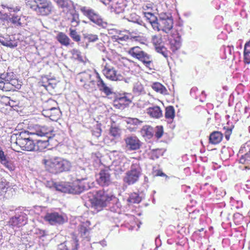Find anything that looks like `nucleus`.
I'll use <instances>...</instances> for the list:
<instances>
[{"label": "nucleus", "mask_w": 250, "mask_h": 250, "mask_svg": "<svg viewBox=\"0 0 250 250\" xmlns=\"http://www.w3.org/2000/svg\"><path fill=\"white\" fill-rule=\"evenodd\" d=\"M42 163L47 171L55 174L70 171L72 167L70 161L60 157L44 158Z\"/></svg>", "instance_id": "obj_1"}, {"label": "nucleus", "mask_w": 250, "mask_h": 250, "mask_svg": "<svg viewBox=\"0 0 250 250\" xmlns=\"http://www.w3.org/2000/svg\"><path fill=\"white\" fill-rule=\"evenodd\" d=\"M121 56L119 55H114L107 58V62L103 70L104 76L108 80L112 81H122L124 77L119 73L114 68L113 65L119 67L122 65V62Z\"/></svg>", "instance_id": "obj_2"}, {"label": "nucleus", "mask_w": 250, "mask_h": 250, "mask_svg": "<svg viewBox=\"0 0 250 250\" xmlns=\"http://www.w3.org/2000/svg\"><path fill=\"white\" fill-rule=\"evenodd\" d=\"M24 134H13L11 137V146L14 150L19 152L20 149L25 151H34L35 143L32 140L24 137Z\"/></svg>", "instance_id": "obj_3"}, {"label": "nucleus", "mask_w": 250, "mask_h": 250, "mask_svg": "<svg viewBox=\"0 0 250 250\" xmlns=\"http://www.w3.org/2000/svg\"><path fill=\"white\" fill-rule=\"evenodd\" d=\"M31 134L38 136H47L48 138H52L55 136L54 128L50 122L44 118L41 119L37 123L30 126Z\"/></svg>", "instance_id": "obj_4"}, {"label": "nucleus", "mask_w": 250, "mask_h": 250, "mask_svg": "<svg viewBox=\"0 0 250 250\" xmlns=\"http://www.w3.org/2000/svg\"><path fill=\"white\" fill-rule=\"evenodd\" d=\"M113 196L104 190L97 191L90 200L91 208L99 212L106 207L112 199Z\"/></svg>", "instance_id": "obj_5"}, {"label": "nucleus", "mask_w": 250, "mask_h": 250, "mask_svg": "<svg viewBox=\"0 0 250 250\" xmlns=\"http://www.w3.org/2000/svg\"><path fill=\"white\" fill-rule=\"evenodd\" d=\"M128 53L133 58L137 59L147 67H149L153 63V58L151 55L144 51L139 46L131 47L128 50Z\"/></svg>", "instance_id": "obj_6"}, {"label": "nucleus", "mask_w": 250, "mask_h": 250, "mask_svg": "<svg viewBox=\"0 0 250 250\" xmlns=\"http://www.w3.org/2000/svg\"><path fill=\"white\" fill-rule=\"evenodd\" d=\"M36 5L31 6V8L38 15L46 16L51 14L54 10L51 1L48 0H34Z\"/></svg>", "instance_id": "obj_7"}, {"label": "nucleus", "mask_w": 250, "mask_h": 250, "mask_svg": "<svg viewBox=\"0 0 250 250\" xmlns=\"http://www.w3.org/2000/svg\"><path fill=\"white\" fill-rule=\"evenodd\" d=\"M141 174V169L137 164H133L131 168L125 174L124 181L128 185H133L137 182Z\"/></svg>", "instance_id": "obj_8"}, {"label": "nucleus", "mask_w": 250, "mask_h": 250, "mask_svg": "<svg viewBox=\"0 0 250 250\" xmlns=\"http://www.w3.org/2000/svg\"><path fill=\"white\" fill-rule=\"evenodd\" d=\"M239 153V163L244 165V169H250V141L247 142L241 146Z\"/></svg>", "instance_id": "obj_9"}, {"label": "nucleus", "mask_w": 250, "mask_h": 250, "mask_svg": "<svg viewBox=\"0 0 250 250\" xmlns=\"http://www.w3.org/2000/svg\"><path fill=\"white\" fill-rule=\"evenodd\" d=\"M173 26V21L171 18L159 17L157 22L154 30L157 31H162L168 33L172 29Z\"/></svg>", "instance_id": "obj_10"}, {"label": "nucleus", "mask_w": 250, "mask_h": 250, "mask_svg": "<svg viewBox=\"0 0 250 250\" xmlns=\"http://www.w3.org/2000/svg\"><path fill=\"white\" fill-rule=\"evenodd\" d=\"M28 221L27 215L21 212L18 215L11 217L8 221V225L13 229H19L25 225Z\"/></svg>", "instance_id": "obj_11"}, {"label": "nucleus", "mask_w": 250, "mask_h": 250, "mask_svg": "<svg viewBox=\"0 0 250 250\" xmlns=\"http://www.w3.org/2000/svg\"><path fill=\"white\" fill-rule=\"evenodd\" d=\"M80 10L83 14L88 18L91 21L99 25H102L103 20L94 10L86 6L81 7Z\"/></svg>", "instance_id": "obj_12"}, {"label": "nucleus", "mask_w": 250, "mask_h": 250, "mask_svg": "<svg viewBox=\"0 0 250 250\" xmlns=\"http://www.w3.org/2000/svg\"><path fill=\"white\" fill-rule=\"evenodd\" d=\"M170 49L175 52L179 49L181 46V36L176 30H172L168 38Z\"/></svg>", "instance_id": "obj_13"}, {"label": "nucleus", "mask_w": 250, "mask_h": 250, "mask_svg": "<svg viewBox=\"0 0 250 250\" xmlns=\"http://www.w3.org/2000/svg\"><path fill=\"white\" fill-rule=\"evenodd\" d=\"M126 147L129 150H137L142 146V142L136 136H129L125 139Z\"/></svg>", "instance_id": "obj_14"}, {"label": "nucleus", "mask_w": 250, "mask_h": 250, "mask_svg": "<svg viewBox=\"0 0 250 250\" xmlns=\"http://www.w3.org/2000/svg\"><path fill=\"white\" fill-rule=\"evenodd\" d=\"M97 179L98 184L102 187L108 186L111 183V174L107 169H101Z\"/></svg>", "instance_id": "obj_15"}, {"label": "nucleus", "mask_w": 250, "mask_h": 250, "mask_svg": "<svg viewBox=\"0 0 250 250\" xmlns=\"http://www.w3.org/2000/svg\"><path fill=\"white\" fill-rule=\"evenodd\" d=\"M44 219L51 225H61L65 222L64 218L58 212L47 213L44 217Z\"/></svg>", "instance_id": "obj_16"}, {"label": "nucleus", "mask_w": 250, "mask_h": 250, "mask_svg": "<svg viewBox=\"0 0 250 250\" xmlns=\"http://www.w3.org/2000/svg\"><path fill=\"white\" fill-rule=\"evenodd\" d=\"M0 84V87H2L3 91H14L16 89H20L21 86L19 81L16 79H11L10 81L4 80V83Z\"/></svg>", "instance_id": "obj_17"}, {"label": "nucleus", "mask_w": 250, "mask_h": 250, "mask_svg": "<svg viewBox=\"0 0 250 250\" xmlns=\"http://www.w3.org/2000/svg\"><path fill=\"white\" fill-rule=\"evenodd\" d=\"M42 112L44 116L49 118L53 121H57L60 119L61 114L60 109L56 107L45 108Z\"/></svg>", "instance_id": "obj_18"}, {"label": "nucleus", "mask_w": 250, "mask_h": 250, "mask_svg": "<svg viewBox=\"0 0 250 250\" xmlns=\"http://www.w3.org/2000/svg\"><path fill=\"white\" fill-rule=\"evenodd\" d=\"M96 74L97 85L99 90L104 92L106 96H109L112 94L113 92L111 89L106 85V83L101 78L99 73L96 72Z\"/></svg>", "instance_id": "obj_19"}, {"label": "nucleus", "mask_w": 250, "mask_h": 250, "mask_svg": "<svg viewBox=\"0 0 250 250\" xmlns=\"http://www.w3.org/2000/svg\"><path fill=\"white\" fill-rule=\"evenodd\" d=\"M146 114L151 118L158 119L163 117V111L158 105H152L146 109Z\"/></svg>", "instance_id": "obj_20"}, {"label": "nucleus", "mask_w": 250, "mask_h": 250, "mask_svg": "<svg viewBox=\"0 0 250 250\" xmlns=\"http://www.w3.org/2000/svg\"><path fill=\"white\" fill-rule=\"evenodd\" d=\"M131 101L126 96L117 97L113 101V105L118 109L124 108L126 105H128Z\"/></svg>", "instance_id": "obj_21"}, {"label": "nucleus", "mask_w": 250, "mask_h": 250, "mask_svg": "<svg viewBox=\"0 0 250 250\" xmlns=\"http://www.w3.org/2000/svg\"><path fill=\"white\" fill-rule=\"evenodd\" d=\"M66 250H77L79 246V240L75 236L69 241H65L60 245Z\"/></svg>", "instance_id": "obj_22"}, {"label": "nucleus", "mask_w": 250, "mask_h": 250, "mask_svg": "<svg viewBox=\"0 0 250 250\" xmlns=\"http://www.w3.org/2000/svg\"><path fill=\"white\" fill-rule=\"evenodd\" d=\"M223 138V134L221 132L214 131L209 136L208 143L211 145H218L221 142Z\"/></svg>", "instance_id": "obj_23"}, {"label": "nucleus", "mask_w": 250, "mask_h": 250, "mask_svg": "<svg viewBox=\"0 0 250 250\" xmlns=\"http://www.w3.org/2000/svg\"><path fill=\"white\" fill-rule=\"evenodd\" d=\"M67 20L71 23V27L74 28L80 24V19L78 13L75 11H72L67 13Z\"/></svg>", "instance_id": "obj_24"}, {"label": "nucleus", "mask_w": 250, "mask_h": 250, "mask_svg": "<svg viewBox=\"0 0 250 250\" xmlns=\"http://www.w3.org/2000/svg\"><path fill=\"white\" fill-rule=\"evenodd\" d=\"M90 226L91 223L89 221L83 222L80 224L79 231L81 236L85 237L87 236L91 229Z\"/></svg>", "instance_id": "obj_25"}, {"label": "nucleus", "mask_w": 250, "mask_h": 250, "mask_svg": "<svg viewBox=\"0 0 250 250\" xmlns=\"http://www.w3.org/2000/svg\"><path fill=\"white\" fill-rule=\"evenodd\" d=\"M143 13L146 20L151 24L152 28L154 30L158 19L151 11H143Z\"/></svg>", "instance_id": "obj_26"}, {"label": "nucleus", "mask_w": 250, "mask_h": 250, "mask_svg": "<svg viewBox=\"0 0 250 250\" xmlns=\"http://www.w3.org/2000/svg\"><path fill=\"white\" fill-rule=\"evenodd\" d=\"M175 116V111L172 105H169L166 107L165 117L169 123H172Z\"/></svg>", "instance_id": "obj_27"}, {"label": "nucleus", "mask_w": 250, "mask_h": 250, "mask_svg": "<svg viewBox=\"0 0 250 250\" xmlns=\"http://www.w3.org/2000/svg\"><path fill=\"white\" fill-rule=\"evenodd\" d=\"M151 87L152 89L157 93L164 95L167 94V89L166 87L160 83H153L151 85Z\"/></svg>", "instance_id": "obj_28"}, {"label": "nucleus", "mask_w": 250, "mask_h": 250, "mask_svg": "<svg viewBox=\"0 0 250 250\" xmlns=\"http://www.w3.org/2000/svg\"><path fill=\"white\" fill-rule=\"evenodd\" d=\"M56 39L62 45L67 46L70 44V39L63 32H59L56 37Z\"/></svg>", "instance_id": "obj_29"}, {"label": "nucleus", "mask_w": 250, "mask_h": 250, "mask_svg": "<svg viewBox=\"0 0 250 250\" xmlns=\"http://www.w3.org/2000/svg\"><path fill=\"white\" fill-rule=\"evenodd\" d=\"M142 123L143 122L142 121L139 120L137 118H129L127 121V124L130 125H132L134 126V127H131L130 126H129L128 127V129L130 131H135L137 129L138 126Z\"/></svg>", "instance_id": "obj_30"}, {"label": "nucleus", "mask_w": 250, "mask_h": 250, "mask_svg": "<svg viewBox=\"0 0 250 250\" xmlns=\"http://www.w3.org/2000/svg\"><path fill=\"white\" fill-rule=\"evenodd\" d=\"M244 62L246 64L250 63V40L244 46Z\"/></svg>", "instance_id": "obj_31"}, {"label": "nucleus", "mask_w": 250, "mask_h": 250, "mask_svg": "<svg viewBox=\"0 0 250 250\" xmlns=\"http://www.w3.org/2000/svg\"><path fill=\"white\" fill-rule=\"evenodd\" d=\"M48 145V142L47 140H39L37 141L36 143L35 144V149L34 151H43Z\"/></svg>", "instance_id": "obj_32"}, {"label": "nucleus", "mask_w": 250, "mask_h": 250, "mask_svg": "<svg viewBox=\"0 0 250 250\" xmlns=\"http://www.w3.org/2000/svg\"><path fill=\"white\" fill-rule=\"evenodd\" d=\"M141 200V197L136 192L131 193L127 199V202L130 204H138Z\"/></svg>", "instance_id": "obj_33"}, {"label": "nucleus", "mask_w": 250, "mask_h": 250, "mask_svg": "<svg viewBox=\"0 0 250 250\" xmlns=\"http://www.w3.org/2000/svg\"><path fill=\"white\" fill-rule=\"evenodd\" d=\"M109 134L114 138H118L121 136V131L118 127L111 126L109 129Z\"/></svg>", "instance_id": "obj_34"}, {"label": "nucleus", "mask_w": 250, "mask_h": 250, "mask_svg": "<svg viewBox=\"0 0 250 250\" xmlns=\"http://www.w3.org/2000/svg\"><path fill=\"white\" fill-rule=\"evenodd\" d=\"M144 136L150 138L153 136L152 128L149 126H144L142 129Z\"/></svg>", "instance_id": "obj_35"}, {"label": "nucleus", "mask_w": 250, "mask_h": 250, "mask_svg": "<svg viewBox=\"0 0 250 250\" xmlns=\"http://www.w3.org/2000/svg\"><path fill=\"white\" fill-rule=\"evenodd\" d=\"M151 40L155 47L163 44V39L162 35L160 34L152 36Z\"/></svg>", "instance_id": "obj_36"}, {"label": "nucleus", "mask_w": 250, "mask_h": 250, "mask_svg": "<svg viewBox=\"0 0 250 250\" xmlns=\"http://www.w3.org/2000/svg\"><path fill=\"white\" fill-rule=\"evenodd\" d=\"M69 35L73 41L76 42H79L81 41V36L78 34L76 29L74 28L70 27L69 28Z\"/></svg>", "instance_id": "obj_37"}, {"label": "nucleus", "mask_w": 250, "mask_h": 250, "mask_svg": "<svg viewBox=\"0 0 250 250\" xmlns=\"http://www.w3.org/2000/svg\"><path fill=\"white\" fill-rule=\"evenodd\" d=\"M9 187V183L8 182H0V197L5 194Z\"/></svg>", "instance_id": "obj_38"}, {"label": "nucleus", "mask_w": 250, "mask_h": 250, "mask_svg": "<svg viewBox=\"0 0 250 250\" xmlns=\"http://www.w3.org/2000/svg\"><path fill=\"white\" fill-rule=\"evenodd\" d=\"M156 51L159 53L162 54L165 57L167 58L168 55V51L166 47L162 44L160 45L155 47Z\"/></svg>", "instance_id": "obj_39"}, {"label": "nucleus", "mask_w": 250, "mask_h": 250, "mask_svg": "<svg viewBox=\"0 0 250 250\" xmlns=\"http://www.w3.org/2000/svg\"><path fill=\"white\" fill-rule=\"evenodd\" d=\"M83 87L89 92L93 91L95 89V83L94 80H91L83 85Z\"/></svg>", "instance_id": "obj_40"}, {"label": "nucleus", "mask_w": 250, "mask_h": 250, "mask_svg": "<svg viewBox=\"0 0 250 250\" xmlns=\"http://www.w3.org/2000/svg\"><path fill=\"white\" fill-rule=\"evenodd\" d=\"M0 163L11 171L15 169V167L14 164L11 161H9L8 158L4 160V161H3L2 163Z\"/></svg>", "instance_id": "obj_41"}, {"label": "nucleus", "mask_w": 250, "mask_h": 250, "mask_svg": "<svg viewBox=\"0 0 250 250\" xmlns=\"http://www.w3.org/2000/svg\"><path fill=\"white\" fill-rule=\"evenodd\" d=\"M80 184L81 181L80 180H78L77 183L73 185V187H74V193H80L85 188V187L81 186Z\"/></svg>", "instance_id": "obj_42"}, {"label": "nucleus", "mask_w": 250, "mask_h": 250, "mask_svg": "<svg viewBox=\"0 0 250 250\" xmlns=\"http://www.w3.org/2000/svg\"><path fill=\"white\" fill-rule=\"evenodd\" d=\"M61 8H67L69 6L68 0H53Z\"/></svg>", "instance_id": "obj_43"}, {"label": "nucleus", "mask_w": 250, "mask_h": 250, "mask_svg": "<svg viewBox=\"0 0 250 250\" xmlns=\"http://www.w3.org/2000/svg\"><path fill=\"white\" fill-rule=\"evenodd\" d=\"M155 136L158 139L161 138L164 134V130L162 126H157Z\"/></svg>", "instance_id": "obj_44"}, {"label": "nucleus", "mask_w": 250, "mask_h": 250, "mask_svg": "<svg viewBox=\"0 0 250 250\" xmlns=\"http://www.w3.org/2000/svg\"><path fill=\"white\" fill-rule=\"evenodd\" d=\"M92 132L93 136L98 138L101 135L102 129L100 127L97 126L93 128Z\"/></svg>", "instance_id": "obj_45"}, {"label": "nucleus", "mask_w": 250, "mask_h": 250, "mask_svg": "<svg viewBox=\"0 0 250 250\" xmlns=\"http://www.w3.org/2000/svg\"><path fill=\"white\" fill-rule=\"evenodd\" d=\"M160 156V150L153 149L151 151L150 158L152 160L158 159Z\"/></svg>", "instance_id": "obj_46"}, {"label": "nucleus", "mask_w": 250, "mask_h": 250, "mask_svg": "<svg viewBox=\"0 0 250 250\" xmlns=\"http://www.w3.org/2000/svg\"><path fill=\"white\" fill-rule=\"evenodd\" d=\"M85 38L90 42H94L98 40V37L97 35L91 34L86 35Z\"/></svg>", "instance_id": "obj_47"}, {"label": "nucleus", "mask_w": 250, "mask_h": 250, "mask_svg": "<svg viewBox=\"0 0 250 250\" xmlns=\"http://www.w3.org/2000/svg\"><path fill=\"white\" fill-rule=\"evenodd\" d=\"M223 129H224V130H225V138L227 140H229V139L230 136L231 134L232 133V128L225 126H224Z\"/></svg>", "instance_id": "obj_48"}, {"label": "nucleus", "mask_w": 250, "mask_h": 250, "mask_svg": "<svg viewBox=\"0 0 250 250\" xmlns=\"http://www.w3.org/2000/svg\"><path fill=\"white\" fill-rule=\"evenodd\" d=\"M114 174L115 175H119L123 173V172L124 171V170L123 169V168L121 167V166H118L115 167L114 169Z\"/></svg>", "instance_id": "obj_49"}, {"label": "nucleus", "mask_w": 250, "mask_h": 250, "mask_svg": "<svg viewBox=\"0 0 250 250\" xmlns=\"http://www.w3.org/2000/svg\"><path fill=\"white\" fill-rule=\"evenodd\" d=\"M36 234L39 235L40 238L46 235V231L44 230L38 229L36 230Z\"/></svg>", "instance_id": "obj_50"}, {"label": "nucleus", "mask_w": 250, "mask_h": 250, "mask_svg": "<svg viewBox=\"0 0 250 250\" xmlns=\"http://www.w3.org/2000/svg\"><path fill=\"white\" fill-rule=\"evenodd\" d=\"M115 39L117 41H127L129 40V37L128 35H124L122 36H117V38H115Z\"/></svg>", "instance_id": "obj_51"}, {"label": "nucleus", "mask_w": 250, "mask_h": 250, "mask_svg": "<svg viewBox=\"0 0 250 250\" xmlns=\"http://www.w3.org/2000/svg\"><path fill=\"white\" fill-rule=\"evenodd\" d=\"M6 156L4 154V152L0 149V163H2L7 159Z\"/></svg>", "instance_id": "obj_52"}, {"label": "nucleus", "mask_w": 250, "mask_h": 250, "mask_svg": "<svg viewBox=\"0 0 250 250\" xmlns=\"http://www.w3.org/2000/svg\"><path fill=\"white\" fill-rule=\"evenodd\" d=\"M143 11H152V8L150 4H146L143 6Z\"/></svg>", "instance_id": "obj_53"}, {"label": "nucleus", "mask_w": 250, "mask_h": 250, "mask_svg": "<svg viewBox=\"0 0 250 250\" xmlns=\"http://www.w3.org/2000/svg\"><path fill=\"white\" fill-rule=\"evenodd\" d=\"M155 175L157 176H166V175L161 170H157L155 171Z\"/></svg>", "instance_id": "obj_54"}, {"label": "nucleus", "mask_w": 250, "mask_h": 250, "mask_svg": "<svg viewBox=\"0 0 250 250\" xmlns=\"http://www.w3.org/2000/svg\"><path fill=\"white\" fill-rule=\"evenodd\" d=\"M20 20V19L18 17L13 16L11 18V21L13 23H15L18 21Z\"/></svg>", "instance_id": "obj_55"}, {"label": "nucleus", "mask_w": 250, "mask_h": 250, "mask_svg": "<svg viewBox=\"0 0 250 250\" xmlns=\"http://www.w3.org/2000/svg\"><path fill=\"white\" fill-rule=\"evenodd\" d=\"M130 34H135V35H137L139 33H140V32L138 30V29H136L135 30H132L131 32H129Z\"/></svg>", "instance_id": "obj_56"}, {"label": "nucleus", "mask_w": 250, "mask_h": 250, "mask_svg": "<svg viewBox=\"0 0 250 250\" xmlns=\"http://www.w3.org/2000/svg\"><path fill=\"white\" fill-rule=\"evenodd\" d=\"M3 240V235L1 232L0 231V245L2 244Z\"/></svg>", "instance_id": "obj_57"}, {"label": "nucleus", "mask_w": 250, "mask_h": 250, "mask_svg": "<svg viewBox=\"0 0 250 250\" xmlns=\"http://www.w3.org/2000/svg\"><path fill=\"white\" fill-rule=\"evenodd\" d=\"M132 38L135 40V41H139V39L141 38L140 36H135L132 37Z\"/></svg>", "instance_id": "obj_58"}, {"label": "nucleus", "mask_w": 250, "mask_h": 250, "mask_svg": "<svg viewBox=\"0 0 250 250\" xmlns=\"http://www.w3.org/2000/svg\"><path fill=\"white\" fill-rule=\"evenodd\" d=\"M203 229H203V228H202L201 229H199V231H203Z\"/></svg>", "instance_id": "obj_59"}, {"label": "nucleus", "mask_w": 250, "mask_h": 250, "mask_svg": "<svg viewBox=\"0 0 250 250\" xmlns=\"http://www.w3.org/2000/svg\"><path fill=\"white\" fill-rule=\"evenodd\" d=\"M42 85L43 86H44V87H46V85H44V84H42Z\"/></svg>", "instance_id": "obj_60"}]
</instances>
